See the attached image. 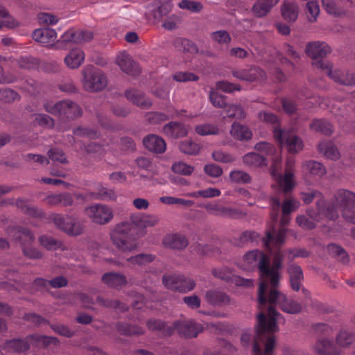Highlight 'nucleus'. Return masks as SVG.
Here are the masks:
<instances>
[{"label":"nucleus","instance_id":"1","mask_svg":"<svg viewBox=\"0 0 355 355\" xmlns=\"http://www.w3.org/2000/svg\"><path fill=\"white\" fill-rule=\"evenodd\" d=\"M268 296L266 295L268 284L262 282L258 291V302L259 308L266 306L268 303V316L261 312L257 315V326L254 338L252 355H273L272 351L275 346L274 333L278 331L277 322L281 315L276 311L275 306L286 313L291 314L298 313L302 310L300 304L293 300L287 299L286 295L277 290L278 284L275 286L270 284Z\"/></svg>","mask_w":355,"mask_h":355},{"label":"nucleus","instance_id":"2","mask_svg":"<svg viewBox=\"0 0 355 355\" xmlns=\"http://www.w3.org/2000/svg\"><path fill=\"white\" fill-rule=\"evenodd\" d=\"M267 250L273 251L272 264L270 265V259L262 251L255 250L246 253L243 257L244 270H254L257 268L259 272L261 282H264L268 284V279H270V284L275 286L279 284V270L282 267V263L284 257V253L281 249V245H266Z\"/></svg>","mask_w":355,"mask_h":355},{"label":"nucleus","instance_id":"3","mask_svg":"<svg viewBox=\"0 0 355 355\" xmlns=\"http://www.w3.org/2000/svg\"><path fill=\"white\" fill-rule=\"evenodd\" d=\"M132 225L128 223L119 224L111 233L114 244H128L129 242L146 234V229L158 224L157 216L146 214H135L130 216Z\"/></svg>","mask_w":355,"mask_h":355},{"label":"nucleus","instance_id":"4","mask_svg":"<svg viewBox=\"0 0 355 355\" xmlns=\"http://www.w3.org/2000/svg\"><path fill=\"white\" fill-rule=\"evenodd\" d=\"M30 343L37 347L48 348L51 345L58 347L60 341L55 337L35 334L28 335L25 338L7 340L3 348L10 352L21 353L30 349Z\"/></svg>","mask_w":355,"mask_h":355},{"label":"nucleus","instance_id":"5","mask_svg":"<svg viewBox=\"0 0 355 355\" xmlns=\"http://www.w3.org/2000/svg\"><path fill=\"white\" fill-rule=\"evenodd\" d=\"M45 110L60 118L62 121H74L83 114L82 108L76 103L70 100H63L57 102L53 105L45 103Z\"/></svg>","mask_w":355,"mask_h":355},{"label":"nucleus","instance_id":"6","mask_svg":"<svg viewBox=\"0 0 355 355\" xmlns=\"http://www.w3.org/2000/svg\"><path fill=\"white\" fill-rule=\"evenodd\" d=\"M239 241L241 243H258L261 241L262 244H270V242H275V244H282L285 241V232L284 230H281L277 233L275 227L272 226L266 230L265 236H261L256 231L246 230L240 235Z\"/></svg>","mask_w":355,"mask_h":355},{"label":"nucleus","instance_id":"7","mask_svg":"<svg viewBox=\"0 0 355 355\" xmlns=\"http://www.w3.org/2000/svg\"><path fill=\"white\" fill-rule=\"evenodd\" d=\"M83 86L90 92L103 90L107 85V80L102 71L92 65H88L83 70Z\"/></svg>","mask_w":355,"mask_h":355},{"label":"nucleus","instance_id":"8","mask_svg":"<svg viewBox=\"0 0 355 355\" xmlns=\"http://www.w3.org/2000/svg\"><path fill=\"white\" fill-rule=\"evenodd\" d=\"M50 220L57 228L69 236H76L83 232V225L76 218L72 216L66 215L64 216L60 214H53L50 216Z\"/></svg>","mask_w":355,"mask_h":355},{"label":"nucleus","instance_id":"9","mask_svg":"<svg viewBox=\"0 0 355 355\" xmlns=\"http://www.w3.org/2000/svg\"><path fill=\"white\" fill-rule=\"evenodd\" d=\"M307 214L315 222H320L324 217L331 220H335L338 218L336 207L322 199L318 200L316 210L308 209Z\"/></svg>","mask_w":355,"mask_h":355},{"label":"nucleus","instance_id":"10","mask_svg":"<svg viewBox=\"0 0 355 355\" xmlns=\"http://www.w3.org/2000/svg\"><path fill=\"white\" fill-rule=\"evenodd\" d=\"M273 134L278 143L281 146L284 145L291 154H297L304 148L302 139L297 135L284 132L281 128H275Z\"/></svg>","mask_w":355,"mask_h":355},{"label":"nucleus","instance_id":"11","mask_svg":"<svg viewBox=\"0 0 355 355\" xmlns=\"http://www.w3.org/2000/svg\"><path fill=\"white\" fill-rule=\"evenodd\" d=\"M162 283L168 289L181 293L191 291L196 286L193 280L185 278L179 274L164 275L162 277Z\"/></svg>","mask_w":355,"mask_h":355},{"label":"nucleus","instance_id":"12","mask_svg":"<svg viewBox=\"0 0 355 355\" xmlns=\"http://www.w3.org/2000/svg\"><path fill=\"white\" fill-rule=\"evenodd\" d=\"M174 331L184 338H196L204 330L203 326L192 320L176 321L173 323Z\"/></svg>","mask_w":355,"mask_h":355},{"label":"nucleus","instance_id":"13","mask_svg":"<svg viewBox=\"0 0 355 355\" xmlns=\"http://www.w3.org/2000/svg\"><path fill=\"white\" fill-rule=\"evenodd\" d=\"M232 74L237 79L248 82L257 81L264 79L266 76L265 71L258 66H251L246 69L233 70Z\"/></svg>","mask_w":355,"mask_h":355},{"label":"nucleus","instance_id":"14","mask_svg":"<svg viewBox=\"0 0 355 355\" xmlns=\"http://www.w3.org/2000/svg\"><path fill=\"white\" fill-rule=\"evenodd\" d=\"M8 235L16 242L22 244L33 243L35 237L33 233L28 228L17 225H10L6 228Z\"/></svg>","mask_w":355,"mask_h":355},{"label":"nucleus","instance_id":"15","mask_svg":"<svg viewBox=\"0 0 355 355\" xmlns=\"http://www.w3.org/2000/svg\"><path fill=\"white\" fill-rule=\"evenodd\" d=\"M331 52L330 46L324 42L315 41L308 42L305 53L313 60L323 59Z\"/></svg>","mask_w":355,"mask_h":355},{"label":"nucleus","instance_id":"16","mask_svg":"<svg viewBox=\"0 0 355 355\" xmlns=\"http://www.w3.org/2000/svg\"><path fill=\"white\" fill-rule=\"evenodd\" d=\"M88 211L93 222L98 224L107 223L113 217L111 209L106 205H96L90 207Z\"/></svg>","mask_w":355,"mask_h":355},{"label":"nucleus","instance_id":"17","mask_svg":"<svg viewBox=\"0 0 355 355\" xmlns=\"http://www.w3.org/2000/svg\"><path fill=\"white\" fill-rule=\"evenodd\" d=\"M319 355H340L341 349L335 345L332 340L326 338H319L313 346Z\"/></svg>","mask_w":355,"mask_h":355},{"label":"nucleus","instance_id":"18","mask_svg":"<svg viewBox=\"0 0 355 355\" xmlns=\"http://www.w3.org/2000/svg\"><path fill=\"white\" fill-rule=\"evenodd\" d=\"M124 96L134 105L141 109H148L153 105L152 101L146 96L145 94L137 89H126L124 92Z\"/></svg>","mask_w":355,"mask_h":355},{"label":"nucleus","instance_id":"19","mask_svg":"<svg viewBox=\"0 0 355 355\" xmlns=\"http://www.w3.org/2000/svg\"><path fill=\"white\" fill-rule=\"evenodd\" d=\"M143 144L149 151L156 154L163 153L166 148L165 141L155 135H148L145 137Z\"/></svg>","mask_w":355,"mask_h":355},{"label":"nucleus","instance_id":"20","mask_svg":"<svg viewBox=\"0 0 355 355\" xmlns=\"http://www.w3.org/2000/svg\"><path fill=\"white\" fill-rule=\"evenodd\" d=\"M44 202L50 206L60 205L63 207H69L73 204V199L71 193L64 192L48 195L44 199Z\"/></svg>","mask_w":355,"mask_h":355},{"label":"nucleus","instance_id":"21","mask_svg":"<svg viewBox=\"0 0 355 355\" xmlns=\"http://www.w3.org/2000/svg\"><path fill=\"white\" fill-rule=\"evenodd\" d=\"M117 64L123 72L130 76H137L141 73L138 64L128 55H123L119 58Z\"/></svg>","mask_w":355,"mask_h":355},{"label":"nucleus","instance_id":"22","mask_svg":"<svg viewBox=\"0 0 355 355\" xmlns=\"http://www.w3.org/2000/svg\"><path fill=\"white\" fill-rule=\"evenodd\" d=\"M33 39L41 44H49L57 38L56 31L51 28H41L35 30L32 33Z\"/></svg>","mask_w":355,"mask_h":355},{"label":"nucleus","instance_id":"23","mask_svg":"<svg viewBox=\"0 0 355 355\" xmlns=\"http://www.w3.org/2000/svg\"><path fill=\"white\" fill-rule=\"evenodd\" d=\"M16 207L19 209L24 214L33 218H42L45 214L42 209L37 207L31 206L28 204V200L23 198H17L15 201Z\"/></svg>","mask_w":355,"mask_h":355},{"label":"nucleus","instance_id":"24","mask_svg":"<svg viewBox=\"0 0 355 355\" xmlns=\"http://www.w3.org/2000/svg\"><path fill=\"white\" fill-rule=\"evenodd\" d=\"M310 129L325 136H331L334 132V125L324 119H314L309 125Z\"/></svg>","mask_w":355,"mask_h":355},{"label":"nucleus","instance_id":"25","mask_svg":"<svg viewBox=\"0 0 355 355\" xmlns=\"http://www.w3.org/2000/svg\"><path fill=\"white\" fill-rule=\"evenodd\" d=\"M164 132L175 139L180 138L187 135V130L183 123L171 121L164 126Z\"/></svg>","mask_w":355,"mask_h":355},{"label":"nucleus","instance_id":"26","mask_svg":"<svg viewBox=\"0 0 355 355\" xmlns=\"http://www.w3.org/2000/svg\"><path fill=\"white\" fill-rule=\"evenodd\" d=\"M85 58L84 52L79 49H72L64 58V63L71 69L78 68Z\"/></svg>","mask_w":355,"mask_h":355},{"label":"nucleus","instance_id":"27","mask_svg":"<svg viewBox=\"0 0 355 355\" xmlns=\"http://www.w3.org/2000/svg\"><path fill=\"white\" fill-rule=\"evenodd\" d=\"M205 297L207 301L214 306L226 305L230 302V298L225 293L217 290L208 291Z\"/></svg>","mask_w":355,"mask_h":355},{"label":"nucleus","instance_id":"28","mask_svg":"<svg viewBox=\"0 0 355 355\" xmlns=\"http://www.w3.org/2000/svg\"><path fill=\"white\" fill-rule=\"evenodd\" d=\"M146 325L149 330L162 332L164 336H171L174 332L173 325H168L160 320L150 319Z\"/></svg>","mask_w":355,"mask_h":355},{"label":"nucleus","instance_id":"29","mask_svg":"<svg viewBox=\"0 0 355 355\" xmlns=\"http://www.w3.org/2000/svg\"><path fill=\"white\" fill-rule=\"evenodd\" d=\"M230 133L234 138L241 141H248L252 136L248 127L236 122L232 123Z\"/></svg>","mask_w":355,"mask_h":355},{"label":"nucleus","instance_id":"30","mask_svg":"<svg viewBox=\"0 0 355 355\" xmlns=\"http://www.w3.org/2000/svg\"><path fill=\"white\" fill-rule=\"evenodd\" d=\"M173 45L178 51L184 53H197L198 52L197 45L187 38L177 37L173 41Z\"/></svg>","mask_w":355,"mask_h":355},{"label":"nucleus","instance_id":"31","mask_svg":"<svg viewBox=\"0 0 355 355\" xmlns=\"http://www.w3.org/2000/svg\"><path fill=\"white\" fill-rule=\"evenodd\" d=\"M243 163L248 166L262 167L268 165L266 158L257 153H248L242 157Z\"/></svg>","mask_w":355,"mask_h":355},{"label":"nucleus","instance_id":"32","mask_svg":"<svg viewBox=\"0 0 355 355\" xmlns=\"http://www.w3.org/2000/svg\"><path fill=\"white\" fill-rule=\"evenodd\" d=\"M282 15L288 22H295L298 17V6L288 1H285L281 8Z\"/></svg>","mask_w":355,"mask_h":355},{"label":"nucleus","instance_id":"33","mask_svg":"<svg viewBox=\"0 0 355 355\" xmlns=\"http://www.w3.org/2000/svg\"><path fill=\"white\" fill-rule=\"evenodd\" d=\"M102 281L110 287L118 288L126 284V278L123 275L116 272L105 273L102 277Z\"/></svg>","mask_w":355,"mask_h":355},{"label":"nucleus","instance_id":"34","mask_svg":"<svg viewBox=\"0 0 355 355\" xmlns=\"http://www.w3.org/2000/svg\"><path fill=\"white\" fill-rule=\"evenodd\" d=\"M170 0H160L158 6L152 11L155 23L159 22L164 16H166L172 9Z\"/></svg>","mask_w":355,"mask_h":355},{"label":"nucleus","instance_id":"35","mask_svg":"<svg viewBox=\"0 0 355 355\" xmlns=\"http://www.w3.org/2000/svg\"><path fill=\"white\" fill-rule=\"evenodd\" d=\"M355 340V334L347 329L340 330L336 338V345L340 347H347Z\"/></svg>","mask_w":355,"mask_h":355},{"label":"nucleus","instance_id":"36","mask_svg":"<svg viewBox=\"0 0 355 355\" xmlns=\"http://www.w3.org/2000/svg\"><path fill=\"white\" fill-rule=\"evenodd\" d=\"M278 184L280 192L286 195L289 193L293 190L295 186L293 180V174L291 172L286 171L284 176L279 175Z\"/></svg>","mask_w":355,"mask_h":355},{"label":"nucleus","instance_id":"37","mask_svg":"<svg viewBox=\"0 0 355 355\" xmlns=\"http://www.w3.org/2000/svg\"><path fill=\"white\" fill-rule=\"evenodd\" d=\"M117 331L124 336L141 335L144 333L142 327L137 325H130L125 322H118L116 324Z\"/></svg>","mask_w":355,"mask_h":355},{"label":"nucleus","instance_id":"38","mask_svg":"<svg viewBox=\"0 0 355 355\" xmlns=\"http://www.w3.org/2000/svg\"><path fill=\"white\" fill-rule=\"evenodd\" d=\"M178 148L182 153L189 155H198L200 149L198 144L190 139L180 141L179 143Z\"/></svg>","mask_w":355,"mask_h":355},{"label":"nucleus","instance_id":"39","mask_svg":"<svg viewBox=\"0 0 355 355\" xmlns=\"http://www.w3.org/2000/svg\"><path fill=\"white\" fill-rule=\"evenodd\" d=\"M275 5L271 4L269 1L258 0L252 7V12L256 17H263L268 14L271 8Z\"/></svg>","mask_w":355,"mask_h":355},{"label":"nucleus","instance_id":"40","mask_svg":"<svg viewBox=\"0 0 355 355\" xmlns=\"http://www.w3.org/2000/svg\"><path fill=\"white\" fill-rule=\"evenodd\" d=\"M96 302L102 306L111 308L120 311H125L127 309V306L125 304L121 303L118 300H107L101 297H98Z\"/></svg>","mask_w":355,"mask_h":355},{"label":"nucleus","instance_id":"41","mask_svg":"<svg viewBox=\"0 0 355 355\" xmlns=\"http://www.w3.org/2000/svg\"><path fill=\"white\" fill-rule=\"evenodd\" d=\"M304 167L308 172L313 175L322 176L326 173L323 165L316 161L306 162Z\"/></svg>","mask_w":355,"mask_h":355},{"label":"nucleus","instance_id":"42","mask_svg":"<svg viewBox=\"0 0 355 355\" xmlns=\"http://www.w3.org/2000/svg\"><path fill=\"white\" fill-rule=\"evenodd\" d=\"M327 250L343 263L349 260L347 252L340 245H327Z\"/></svg>","mask_w":355,"mask_h":355},{"label":"nucleus","instance_id":"43","mask_svg":"<svg viewBox=\"0 0 355 355\" xmlns=\"http://www.w3.org/2000/svg\"><path fill=\"white\" fill-rule=\"evenodd\" d=\"M259 118L261 121L274 125L275 128H279L280 121L278 116L272 112L261 111L259 113Z\"/></svg>","mask_w":355,"mask_h":355},{"label":"nucleus","instance_id":"44","mask_svg":"<svg viewBox=\"0 0 355 355\" xmlns=\"http://www.w3.org/2000/svg\"><path fill=\"white\" fill-rule=\"evenodd\" d=\"M18 66L21 69H35L39 66V61L32 56L21 57L17 60Z\"/></svg>","mask_w":355,"mask_h":355},{"label":"nucleus","instance_id":"45","mask_svg":"<svg viewBox=\"0 0 355 355\" xmlns=\"http://www.w3.org/2000/svg\"><path fill=\"white\" fill-rule=\"evenodd\" d=\"M227 96L219 94L216 92L211 91L209 93V99L215 107L227 108L230 104L226 102Z\"/></svg>","mask_w":355,"mask_h":355},{"label":"nucleus","instance_id":"46","mask_svg":"<svg viewBox=\"0 0 355 355\" xmlns=\"http://www.w3.org/2000/svg\"><path fill=\"white\" fill-rule=\"evenodd\" d=\"M230 180L239 184H248L251 182V177L250 175L243 171H233L230 174Z\"/></svg>","mask_w":355,"mask_h":355},{"label":"nucleus","instance_id":"47","mask_svg":"<svg viewBox=\"0 0 355 355\" xmlns=\"http://www.w3.org/2000/svg\"><path fill=\"white\" fill-rule=\"evenodd\" d=\"M318 148L320 151H323L324 155L329 159L336 160L340 157L337 148L331 143L327 144L324 146L319 145Z\"/></svg>","mask_w":355,"mask_h":355},{"label":"nucleus","instance_id":"48","mask_svg":"<svg viewBox=\"0 0 355 355\" xmlns=\"http://www.w3.org/2000/svg\"><path fill=\"white\" fill-rule=\"evenodd\" d=\"M171 170L177 174L190 175L193 172L194 168L184 162H179L172 165Z\"/></svg>","mask_w":355,"mask_h":355},{"label":"nucleus","instance_id":"49","mask_svg":"<svg viewBox=\"0 0 355 355\" xmlns=\"http://www.w3.org/2000/svg\"><path fill=\"white\" fill-rule=\"evenodd\" d=\"M340 205L345 209H353L355 207V193L345 191L341 195Z\"/></svg>","mask_w":355,"mask_h":355},{"label":"nucleus","instance_id":"50","mask_svg":"<svg viewBox=\"0 0 355 355\" xmlns=\"http://www.w3.org/2000/svg\"><path fill=\"white\" fill-rule=\"evenodd\" d=\"M299 206L300 202L295 198L289 197L282 203V214L284 215H289L293 211H295Z\"/></svg>","mask_w":355,"mask_h":355},{"label":"nucleus","instance_id":"51","mask_svg":"<svg viewBox=\"0 0 355 355\" xmlns=\"http://www.w3.org/2000/svg\"><path fill=\"white\" fill-rule=\"evenodd\" d=\"M203 171L207 175L213 178H219L223 173L222 167L214 163L205 164Z\"/></svg>","mask_w":355,"mask_h":355},{"label":"nucleus","instance_id":"52","mask_svg":"<svg viewBox=\"0 0 355 355\" xmlns=\"http://www.w3.org/2000/svg\"><path fill=\"white\" fill-rule=\"evenodd\" d=\"M227 116L243 119L245 117V113L241 105L230 104L226 110Z\"/></svg>","mask_w":355,"mask_h":355},{"label":"nucleus","instance_id":"53","mask_svg":"<svg viewBox=\"0 0 355 355\" xmlns=\"http://www.w3.org/2000/svg\"><path fill=\"white\" fill-rule=\"evenodd\" d=\"M178 6L182 9L188 10L193 12H199L202 10V4L199 1L191 0H182Z\"/></svg>","mask_w":355,"mask_h":355},{"label":"nucleus","instance_id":"54","mask_svg":"<svg viewBox=\"0 0 355 355\" xmlns=\"http://www.w3.org/2000/svg\"><path fill=\"white\" fill-rule=\"evenodd\" d=\"M162 244H188V240L182 234H167L163 239Z\"/></svg>","mask_w":355,"mask_h":355},{"label":"nucleus","instance_id":"55","mask_svg":"<svg viewBox=\"0 0 355 355\" xmlns=\"http://www.w3.org/2000/svg\"><path fill=\"white\" fill-rule=\"evenodd\" d=\"M47 155L53 161L58 162L62 164H67L68 160L67 157H65V155L62 150L58 148H53L49 150Z\"/></svg>","mask_w":355,"mask_h":355},{"label":"nucleus","instance_id":"56","mask_svg":"<svg viewBox=\"0 0 355 355\" xmlns=\"http://www.w3.org/2000/svg\"><path fill=\"white\" fill-rule=\"evenodd\" d=\"M191 197L214 198L220 195V191L216 188H208L205 190H200L189 194Z\"/></svg>","mask_w":355,"mask_h":355},{"label":"nucleus","instance_id":"57","mask_svg":"<svg viewBox=\"0 0 355 355\" xmlns=\"http://www.w3.org/2000/svg\"><path fill=\"white\" fill-rule=\"evenodd\" d=\"M19 98V94L11 89H0V100L1 101L10 103Z\"/></svg>","mask_w":355,"mask_h":355},{"label":"nucleus","instance_id":"58","mask_svg":"<svg viewBox=\"0 0 355 355\" xmlns=\"http://www.w3.org/2000/svg\"><path fill=\"white\" fill-rule=\"evenodd\" d=\"M73 135L78 137H87L89 139H95L98 137V132L94 129L78 126L73 130Z\"/></svg>","mask_w":355,"mask_h":355},{"label":"nucleus","instance_id":"59","mask_svg":"<svg viewBox=\"0 0 355 355\" xmlns=\"http://www.w3.org/2000/svg\"><path fill=\"white\" fill-rule=\"evenodd\" d=\"M211 157L214 161L225 164L232 163L235 160V158L232 155L220 150L213 151Z\"/></svg>","mask_w":355,"mask_h":355},{"label":"nucleus","instance_id":"60","mask_svg":"<svg viewBox=\"0 0 355 355\" xmlns=\"http://www.w3.org/2000/svg\"><path fill=\"white\" fill-rule=\"evenodd\" d=\"M313 331L315 334L321 336H328L332 333V328L324 323H318L313 325Z\"/></svg>","mask_w":355,"mask_h":355},{"label":"nucleus","instance_id":"61","mask_svg":"<svg viewBox=\"0 0 355 355\" xmlns=\"http://www.w3.org/2000/svg\"><path fill=\"white\" fill-rule=\"evenodd\" d=\"M212 39L219 44H229L232 39L226 31H218L211 33Z\"/></svg>","mask_w":355,"mask_h":355},{"label":"nucleus","instance_id":"62","mask_svg":"<svg viewBox=\"0 0 355 355\" xmlns=\"http://www.w3.org/2000/svg\"><path fill=\"white\" fill-rule=\"evenodd\" d=\"M173 79L178 82L196 81L198 77L193 73L182 71L175 73Z\"/></svg>","mask_w":355,"mask_h":355},{"label":"nucleus","instance_id":"63","mask_svg":"<svg viewBox=\"0 0 355 355\" xmlns=\"http://www.w3.org/2000/svg\"><path fill=\"white\" fill-rule=\"evenodd\" d=\"M216 87L223 92L232 93L234 91H240L241 86L239 85H235L228 81H218L216 83Z\"/></svg>","mask_w":355,"mask_h":355},{"label":"nucleus","instance_id":"64","mask_svg":"<svg viewBox=\"0 0 355 355\" xmlns=\"http://www.w3.org/2000/svg\"><path fill=\"white\" fill-rule=\"evenodd\" d=\"M180 21V18L178 16L172 15L166 17L162 24V27L167 31H173L178 28L177 24Z\"/></svg>","mask_w":355,"mask_h":355}]
</instances>
